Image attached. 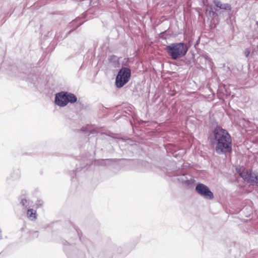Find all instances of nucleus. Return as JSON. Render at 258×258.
<instances>
[{
    "label": "nucleus",
    "mask_w": 258,
    "mask_h": 258,
    "mask_svg": "<svg viewBox=\"0 0 258 258\" xmlns=\"http://www.w3.org/2000/svg\"><path fill=\"white\" fill-rule=\"evenodd\" d=\"M240 176L242 177L244 180H247L250 178V173H248L247 170H243L239 174Z\"/></svg>",
    "instance_id": "obj_9"
},
{
    "label": "nucleus",
    "mask_w": 258,
    "mask_h": 258,
    "mask_svg": "<svg viewBox=\"0 0 258 258\" xmlns=\"http://www.w3.org/2000/svg\"><path fill=\"white\" fill-rule=\"evenodd\" d=\"M76 96L72 93L61 92L56 94L55 103L60 106H66L69 102L74 103L77 101Z\"/></svg>",
    "instance_id": "obj_3"
},
{
    "label": "nucleus",
    "mask_w": 258,
    "mask_h": 258,
    "mask_svg": "<svg viewBox=\"0 0 258 258\" xmlns=\"http://www.w3.org/2000/svg\"><path fill=\"white\" fill-rule=\"evenodd\" d=\"M27 216L29 218L35 219L36 218V213L33 209H28L27 212Z\"/></svg>",
    "instance_id": "obj_8"
},
{
    "label": "nucleus",
    "mask_w": 258,
    "mask_h": 258,
    "mask_svg": "<svg viewBox=\"0 0 258 258\" xmlns=\"http://www.w3.org/2000/svg\"><path fill=\"white\" fill-rule=\"evenodd\" d=\"M27 203V201L26 199H23L21 201V203L23 206H25Z\"/></svg>",
    "instance_id": "obj_11"
},
{
    "label": "nucleus",
    "mask_w": 258,
    "mask_h": 258,
    "mask_svg": "<svg viewBox=\"0 0 258 258\" xmlns=\"http://www.w3.org/2000/svg\"><path fill=\"white\" fill-rule=\"evenodd\" d=\"M248 181L253 185L258 186V173L250 172V178H248Z\"/></svg>",
    "instance_id": "obj_7"
},
{
    "label": "nucleus",
    "mask_w": 258,
    "mask_h": 258,
    "mask_svg": "<svg viewBox=\"0 0 258 258\" xmlns=\"http://www.w3.org/2000/svg\"><path fill=\"white\" fill-rule=\"evenodd\" d=\"M214 3L215 6L219 8L220 9L225 10L226 11H230L231 9V6L228 4H222L218 0H214Z\"/></svg>",
    "instance_id": "obj_6"
},
{
    "label": "nucleus",
    "mask_w": 258,
    "mask_h": 258,
    "mask_svg": "<svg viewBox=\"0 0 258 258\" xmlns=\"http://www.w3.org/2000/svg\"><path fill=\"white\" fill-rule=\"evenodd\" d=\"M249 53V51H248V52H246V56H247L248 55Z\"/></svg>",
    "instance_id": "obj_12"
},
{
    "label": "nucleus",
    "mask_w": 258,
    "mask_h": 258,
    "mask_svg": "<svg viewBox=\"0 0 258 258\" xmlns=\"http://www.w3.org/2000/svg\"><path fill=\"white\" fill-rule=\"evenodd\" d=\"M187 50V46L181 42L172 43L165 48V50L174 60L184 56Z\"/></svg>",
    "instance_id": "obj_2"
},
{
    "label": "nucleus",
    "mask_w": 258,
    "mask_h": 258,
    "mask_svg": "<svg viewBox=\"0 0 258 258\" xmlns=\"http://www.w3.org/2000/svg\"><path fill=\"white\" fill-rule=\"evenodd\" d=\"M131 77V71L128 68H122L118 73L115 79V85L117 88H121L126 84Z\"/></svg>",
    "instance_id": "obj_4"
},
{
    "label": "nucleus",
    "mask_w": 258,
    "mask_h": 258,
    "mask_svg": "<svg viewBox=\"0 0 258 258\" xmlns=\"http://www.w3.org/2000/svg\"><path fill=\"white\" fill-rule=\"evenodd\" d=\"M249 53V51H248V52H246V56H247L248 55Z\"/></svg>",
    "instance_id": "obj_13"
},
{
    "label": "nucleus",
    "mask_w": 258,
    "mask_h": 258,
    "mask_svg": "<svg viewBox=\"0 0 258 258\" xmlns=\"http://www.w3.org/2000/svg\"><path fill=\"white\" fill-rule=\"evenodd\" d=\"M196 190L201 196L205 198L212 200L214 198L213 192L209 189L208 186L202 183L197 184Z\"/></svg>",
    "instance_id": "obj_5"
},
{
    "label": "nucleus",
    "mask_w": 258,
    "mask_h": 258,
    "mask_svg": "<svg viewBox=\"0 0 258 258\" xmlns=\"http://www.w3.org/2000/svg\"><path fill=\"white\" fill-rule=\"evenodd\" d=\"M215 151L217 153L230 152L232 149V140L228 132L220 126H217L214 131Z\"/></svg>",
    "instance_id": "obj_1"
},
{
    "label": "nucleus",
    "mask_w": 258,
    "mask_h": 258,
    "mask_svg": "<svg viewBox=\"0 0 258 258\" xmlns=\"http://www.w3.org/2000/svg\"><path fill=\"white\" fill-rule=\"evenodd\" d=\"M112 60H117V58L115 55L111 56L110 58H109V60L111 61Z\"/></svg>",
    "instance_id": "obj_10"
}]
</instances>
